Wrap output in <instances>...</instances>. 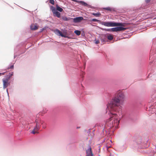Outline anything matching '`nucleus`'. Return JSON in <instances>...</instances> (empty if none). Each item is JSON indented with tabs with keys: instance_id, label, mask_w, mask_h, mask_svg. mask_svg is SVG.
<instances>
[{
	"instance_id": "1",
	"label": "nucleus",
	"mask_w": 156,
	"mask_h": 156,
	"mask_svg": "<svg viewBox=\"0 0 156 156\" xmlns=\"http://www.w3.org/2000/svg\"><path fill=\"white\" fill-rule=\"evenodd\" d=\"M125 99V96L124 93L120 90L117 92L115 96L108 103L107 107L112 114L111 117L107 122L106 124L111 128L114 126L117 128L119 120H118V117L116 113H114L113 112L121 113L122 109L121 105H122Z\"/></svg>"
},
{
	"instance_id": "2",
	"label": "nucleus",
	"mask_w": 156,
	"mask_h": 156,
	"mask_svg": "<svg viewBox=\"0 0 156 156\" xmlns=\"http://www.w3.org/2000/svg\"><path fill=\"white\" fill-rule=\"evenodd\" d=\"M100 23L102 25L108 27H117L119 26L125 27L126 23H115L113 22H103L102 21Z\"/></svg>"
},
{
	"instance_id": "3",
	"label": "nucleus",
	"mask_w": 156,
	"mask_h": 156,
	"mask_svg": "<svg viewBox=\"0 0 156 156\" xmlns=\"http://www.w3.org/2000/svg\"><path fill=\"white\" fill-rule=\"evenodd\" d=\"M44 123L43 121L41 120L40 118H38L35 120L36 126L32 131V133L35 134L38 133V131L40 128L41 124H42Z\"/></svg>"
},
{
	"instance_id": "4",
	"label": "nucleus",
	"mask_w": 156,
	"mask_h": 156,
	"mask_svg": "<svg viewBox=\"0 0 156 156\" xmlns=\"http://www.w3.org/2000/svg\"><path fill=\"white\" fill-rule=\"evenodd\" d=\"M50 9L54 16H57L58 18H60V13L56 11L55 7L53 6H51Z\"/></svg>"
},
{
	"instance_id": "5",
	"label": "nucleus",
	"mask_w": 156,
	"mask_h": 156,
	"mask_svg": "<svg viewBox=\"0 0 156 156\" xmlns=\"http://www.w3.org/2000/svg\"><path fill=\"white\" fill-rule=\"evenodd\" d=\"M3 88L5 89L10 85V83L9 82V79L6 78L3 79L2 80Z\"/></svg>"
},
{
	"instance_id": "6",
	"label": "nucleus",
	"mask_w": 156,
	"mask_h": 156,
	"mask_svg": "<svg viewBox=\"0 0 156 156\" xmlns=\"http://www.w3.org/2000/svg\"><path fill=\"white\" fill-rule=\"evenodd\" d=\"M122 27V26L112 28L113 32H117L118 31H124L127 29L126 28L123 27Z\"/></svg>"
},
{
	"instance_id": "7",
	"label": "nucleus",
	"mask_w": 156,
	"mask_h": 156,
	"mask_svg": "<svg viewBox=\"0 0 156 156\" xmlns=\"http://www.w3.org/2000/svg\"><path fill=\"white\" fill-rule=\"evenodd\" d=\"M86 156H93V154L91 151V147L89 146V148L86 150Z\"/></svg>"
},
{
	"instance_id": "8",
	"label": "nucleus",
	"mask_w": 156,
	"mask_h": 156,
	"mask_svg": "<svg viewBox=\"0 0 156 156\" xmlns=\"http://www.w3.org/2000/svg\"><path fill=\"white\" fill-rule=\"evenodd\" d=\"M55 33L57 34H58L59 35H60L61 36L64 37H68L65 35L62 34V33L58 29H56L55 30Z\"/></svg>"
},
{
	"instance_id": "9",
	"label": "nucleus",
	"mask_w": 156,
	"mask_h": 156,
	"mask_svg": "<svg viewBox=\"0 0 156 156\" xmlns=\"http://www.w3.org/2000/svg\"><path fill=\"white\" fill-rule=\"evenodd\" d=\"M83 19V18L82 17H79L74 18L73 20L74 22L75 23L80 22Z\"/></svg>"
},
{
	"instance_id": "10",
	"label": "nucleus",
	"mask_w": 156,
	"mask_h": 156,
	"mask_svg": "<svg viewBox=\"0 0 156 156\" xmlns=\"http://www.w3.org/2000/svg\"><path fill=\"white\" fill-rule=\"evenodd\" d=\"M38 28V27L36 25L34 24L31 25L30 27V28L31 30H35L37 29Z\"/></svg>"
},
{
	"instance_id": "11",
	"label": "nucleus",
	"mask_w": 156,
	"mask_h": 156,
	"mask_svg": "<svg viewBox=\"0 0 156 156\" xmlns=\"http://www.w3.org/2000/svg\"><path fill=\"white\" fill-rule=\"evenodd\" d=\"M56 11L58 10L61 12H62L63 11V9L59 6H58V5H56Z\"/></svg>"
},
{
	"instance_id": "12",
	"label": "nucleus",
	"mask_w": 156,
	"mask_h": 156,
	"mask_svg": "<svg viewBox=\"0 0 156 156\" xmlns=\"http://www.w3.org/2000/svg\"><path fill=\"white\" fill-rule=\"evenodd\" d=\"M104 9L105 10H107L108 11H114V9L110 7H107L106 8H104Z\"/></svg>"
},
{
	"instance_id": "13",
	"label": "nucleus",
	"mask_w": 156,
	"mask_h": 156,
	"mask_svg": "<svg viewBox=\"0 0 156 156\" xmlns=\"http://www.w3.org/2000/svg\"><path fill=\"white\" fill-rule=\"evenodd\" d=\"M92 14L96 17H100L101 15V14L100 12L97 13H93Z\"/></svg>"
},
{
	"instance_id": "14",
	"label": "nucleus",
	"mask_w": 156,
	"mask_h": 156,
	"mask_svg": "<svg viewBox=\"0 0 156 156\" xmlns=\"http://www.w3.org/2000/svg\"><path fill=\"white\" fill-rule=\"evenodd\" d=\"M90 22H99L100 23H101V21L100 20H97V19H92L91 20H90Z\"/></svg>"
},
{
	"instance_id": "15",
	"label": "nucleus",
	"mask_w": 156,
	"mask_h": 156,
	"mask_svg": "<svg viewBox=\"0 0 156 156\" xmlns=\"http://www.w3.org/2000/svg\"><path fill=\"white\" fill-rule=\"evenodd\" d=\"M74 33L77 35H79L80 34L81 32L80 31L78 30H75L74 32Z\"/></svg>"
},
{
	"instance_id": "16",
	"label": "nucleus",
	"mask_w": 156,
	"mask_h": 156,
	"mask_svg": "<svg viewBox=\"0 0 156 156\" xmlns=\"http://www.w3.org/2000/svg\"><path fill=\"white\" fill-rule=\"evenodd\" d=\"M80 3L82 5H83L84 6H88V4L87 3L85 2H84L80 1Z\"/></svg>"
},
{
	"instance_id": "17",
	"label": "nucleus",
	"mask_w": 156,
	"mask_h": 156,
	"mask_svg": "<svg viewBox=\"0 0 156 156\" xmlns=\"http://www.w3.org/2000/svg\"><path fill=\"white\" fill-rule=\"evenodd\" d=\"M48 111V110L47 108H44L43 110L42 111V113L43 114H45L47 113Z\"/></svg>"
},
{
	"instance_id": "18",
	"label": "nucleus",
	"mask_w": 156,
	"mask_h": 156,
	"mask_svg": "<svg viewBox=\"0 0 156 156\" xmlns=\"http://www.w3.org/2000/svg\"><path fill=\"white\" fill-rule=\"evenodd\" d=\"M102 30H105L107 31H112L113 32V30H112V28L110 29H101Z\"/></svg>"
},
{
	"instance_id": "19",
	"label": "nucleus",
	"mask_w": 156,
	"mask_h": 156,
	"mask_svg": "<svg viewBox=\"0 0 156 156\" xmlns=\"http://www.w3.org/2000/svg\"><path fill=\"white\" fill-rule=\"evenodd\" d=\"M108 39L109 40H112L113 39V37L112 35H110L108 36Z\"/></svg>"
},
{
	"instance_id": "20",
	"label": "nucleus",
	"mask_w": 156,
	"mask_h": 156,
	"mask_svg": "<svg viewBox=\"0 0 156 156\" xmlns=\"http://www.w3.org/2000/svg\"><path fill=\"white\" fill-rule=\"evenodd\" d=\"M62 19L63 20L65 21H68L69 20V19L66 17H63L62 18Z\"/></svg>"
},
{
	"instance_id": "21",
	"label": "nucleus",
	"mask_w": 156,
	"mask_h": 156,
	"mask_svg": "<svg viewBox=\"0 0 156 156\" xmlns=\"http://www.w3.org/2000/svg\"><path fill=\"white\" fill-rule=\"evenodd\" d=\"M13 68H14V66L13 65H12L11 66H10L9 67H8L7 69H13Z\"/></svg>"
},
{
	"instance_id": "22",
	"label": "nucleus",
	"mask_w": 156,
	"mask_h": 156,
	"mask_svg": "<svg viewBox=\"0 0 156 156\" xmlns=\"http://www.w3.org/2000/svg\"><path fill=\"white\" fill-rule=\"evenodd\" d=\"M49 3L53 5L54 4V0H49Z\"/></svg>"
},
{
	"instance_id": "23",
	"label": "nucleus",
	"mask_w": 156,
	"mask_h": 156,
	"mask_svg": "<svg viewBox=\"0 0 156 156\" xmlns=\"http://www.w3.org/2000/svg\"><path fill=\"white\" fill-rule=\"evenodd\" d=\"M9 76H8V79H9L13 75V72H12L11 73H9Z\"/></svg>"
},
{
	"instance_id": "24",
	"label": "nucleus",
	"mask_w": 156,
	"mask_h": 156,
	"mask_svg": "<svg viewBox=\"0 0 156 156\" xmlns=\"http://www.w3.org/2000/svg\"><path fill=\"white\" fill-rule=\"evenodd\" d=\"M99 43V41L98 40H96L95 43L96 44H98Z\"/></svg>"
},
{
	"instance_id": "25",
	"label": "nucleus",
	"mask_w": 156,
	"mask_h": 156,
	"mask_svg": "<svg viewBox=\"0 0 156 156\" xmlns=\"http://www.w3.org/2000/svg\"><path fill=\"white\" fill-rule=\"evenodd\" d=\"M5 73H0V76L4 75Z\"/></svg>"
},
{
	"instance_id": "26",
	"label": "nucleus",
	"mask_w": 156,
	"mask_h": 156,
	"mask_svg": "<svg viewBox=\"0 0 156 156\" xmlns=\"http://www.w3.org/2000/svg\"><path fill=\"white\" fill-rule=\"evenodd\" d=\"M151 0H146L145 1L147 3H148L151 1Z\"/></svg>"
},
{
	"instance_id": "27",
	"label": "nucleus",
	"mask_w": 156,
	"mask_h": 156,
	"mask_svg": "<svg viewBox=\"0 0 156 156\" xmlns=\"http://www.w3.org/2000/svg\"><path fill=\"white\" fill-rule=\"evenodd\" d=\"M6 91H7V93H8V89H6Z\"/></svg>"
},
{
	"instance_id": "28",
	"label": "nucleus",
	"mask_w": 156,
	"mask_h": 156,
	"mask_svg": "<svg viewBox=\"0 0 156 156\" xmlns=\"http://www.w3.org/2000/svg\"><path fill=\"white\" fill-rule=\"evenodd\" d=\"M80 128V127H77V128Z\"/></svg>"
},
{
	"instance_id": "29",
	"label": "nucleus",
	"mask_w": 156,
	"mask_h": 156,
	"mask_svg": "<svg viewBox=\"0 0 156 156\" xmlns=\"http://www.w3.org/2000/svg\"><path fill=\"white\" fill-rule=\"evenodd\" d=\"M80 128V127H77V128Z\"/></svg>"
},
{
	"instance_id": "30",
	"label": "nucleus",
	"mask_w": 156,
	"mask_h": 156,
	"mask_svg": "<svg viewBox=\"0 0 156 156\" xmlns=\"http://www.w3.org/2000/svg\"><path fill=\"white\" fill-rule=\"evenodd\" d=\"M80 128V127H77V128Z\"/></svg>"
}]
</instances>
